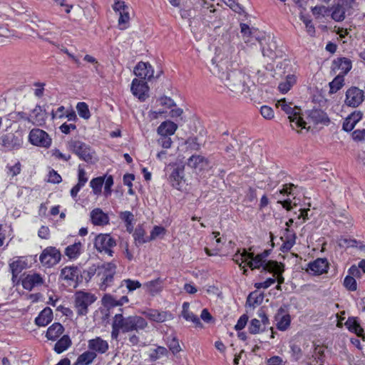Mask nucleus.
<instances>
[{
  "label": "nucleus",
  "instance_id": "1",
  "mask_svg": "<svg viewBox=\"0 0 365 365\" xmlns=\"http://www.w3.org/2000/svg\"><path fill=\"white\" fill-rule=\"evenodd\" d=\"M269 252H262L255 257V252H252V269H262V270L274 273L277 275V280L278 284L284 283V279L282 273L284 271V265L281 262L277 261L267 260L266 257L268 256Z\"/></svg>",
  "mask_w": 365,
  "mask_h": 365
},
{
  "label": "nucleus",
  "instance_id": "2",
  "mask_svg": "<svg viewBox=\"0 0 365 365\" xmlns=\"http://www.w3.org/2000/svg\"><path fill=\"white\" fill-rule=\"evenodd\" d=\"M277 46L269 36L259 30L252 31V51L261 53L263 56L272 57Z\"/></svg>",
  "mask_w": 365,
  "mask_h": 365
},
{
  "label": "nucleus",
  "instance_id": "3",
  "mask_svg": "<svg viewBox=\"0 0 365 365\" xmlns=\"http://www.w3.org/2000/svg\"><path fill=\"white\" fill-rule=\"evenodd\" d=\"M116 269L117 266L114 262L103 263L99 266L96 281L101 290L106 291L114 284Z\"/></svg>",
  "mask_w": 365,
  "mask_h": 365
},
{
  "label": "nucleus",
  "instance_id": "4",
  "mask_svg": "<svg viewBox=\"0 0 365 365\" xmlns=\"http://www.w3.org/2000/svg\"><path fill=\"white\" fill-rule=\"evenodd\" d=\"M113 319L122 329V332L136 331L139 332L148 327L146 320L140 316L133 315L124 317L121 314H117Z\"/></svg>",
  "mask_w": 365,
  "mask_h": 365
},
{
  "label": "nucleus",
  "instance_id": "5",
  "mask_svg": "<svg viewBox=\"0 0 365 365\" xmlns=\"http://www.w3.org/2000/svg\"><path fill=\"white\" fill-rule=\"evenodd\" d=\"M245 75L239 71L226 73L225 77H222V82L230 91L235 93L249 92V87L245 84Z\"/></svg>",
  "mask_w": 365,
  "mask_h": 365
},
{
  "label": "nucleus",
  "instance_id": "6",
  "mask_svg": "<svg viewBox=\"0 0 365 365\" xmlns=\"http://www.w3.org/2000/svg\"><path fill=\"white\" fill-rule=\"evenodd\" d=\"M277 107H280L287 115L291 126L293 129L297 128H305L306 122L301 116V109L295 106L294 108L290 106V104L287 103L285 98H282L278 101L276 104Z\"/></svg>",
  "mask_w": 365,
  "mask_h": 365
},
{
  "label": "nucleus",
  "instance_id": "7",
  "mask_svg": "<svg viewBox=\"0 0 365 365\" xmlns=\"http://www.w3.org/2000/svg\"><path fill=\"white\" fill-rule=\"evenodd\" d=\"M67 148L76 154L81 160L86 163H91L95 152L84 142L79 140L71 139L67 143Z\"/></svg>",
  "mask_w": 365,
  "mask_h": 365
},
{
  "label": "nucleus",
  "instance_id": "8",
  "mask_svg": "<svg viewBox=\"0 0 365 365\" xmlns=\"http://www.w3.org/2000/svg\"><path fill=\"white\" fill-rule=\"evenodd\" d=\"M355 4L356 0H336L331 7V19L336 22L344 21L346 14H351Z\"/></svg>",
  "mask_w": 365,
  "mask_h": 365
},
{
  "label": "nucleus",
  "instance_id": "9",
  "mask_svg": "<svg viewBox=\"0 0 365 365\" xmlns=\"http://www.w3.org/2000/svg\"><path fill=\"white\" fill-rule=\"evenodd\" d=\"M96 300L94 294L79 291L75 294V308L78 315L84 316L88 313V307Z\"/></svg>",
  "mask_w": 365,
  "mask_h": 365
},
{
  "label": "nucleus",
  "instance_id": "10",
  "mask_svg": "<svg viewBox=\"0 0 365 365\" xmlns=\"http://www.w3.org/2000/svg\"><path fill=\"white\" fill-rule=\"evenodd\" d=\"M29 138L30 143L36 146L48 148L51 144V138L48 133L39 128L32 129Z\"/></svg>",
  "mask_w": 365,
  "mask_h": 365
},
{
  "label": "nucleus",
  "instance_id": "11",
  "mask_svg": "<svg viewBox=\"0 0 365 365\" xmlns=\"http://www.w3.org/2000/svg\"><path fill=\"white\" fill-rule=\"evenodd\" d=\"M364 101V91L357 87L346 91L345 103L348 106L356 108Z\"/></svg>",
  "mask_w": 365,
  "mask_h": 365
},
{
  "label": "nucleus",
  "instance_id": "12",
  "mask_svg": "<svg viewBox=\"0 0 365 365\" xmlns=\"http://www.w3.org/2000/svg\"><path fill=\"white\" fill-rule=\"evenodd\" d=\"M269 324L266 310L264 308H259L257 312V317L252 319V334L264 331Z\"/></svg>",
  "mask_w": 365,
  "mask_h": 365
},
{
  "label": "nucleus",
  "instance_id": "13",
  "mask_svg": "<svg viewBox=\"0 0 365 365\" xmlns=\"http://www.w3.org/2000/svg\"><path fill=\"white\" fill-rule=\"evenodd\" d=\"M23 287L29 291H31L36 287H39L45 284V279L38 273H29L26 274L22 279Z\"/></svg>",
  "mask_w": 365,
  "mask_h": 365
},
{
  "label": "nucleus",
  "instance_id": "14",
  "mask_svg": "<svg viewBox=\"0 0 365 365\" xmlns=\"http://www.w3.org/2000/svg\"><path fill=\"white\" fill-rule=\"evenodd\" d=\"M115 245V240L108 234L98 235L94 242L95 247L98 251H111Z\"/></svg>",
  "mask_w": 365,
  "mask_h": 365
},
{
  "label": "nucleus",
  "instance_id": "15",
  "mask_svg": "<svg viewBox=\"0 0 365 365\" xmlns=\"http://www.w3.org/2000/svg\"><path fill=\"white\" fill-rule=\"evenodd\" d=\"M88 349L96 352V355L104 354L109 349V344L106 340L100 336H96L88 341Z\"/></svg>",
  "mask_w": 365,
  "mask_h": 365
},
{
  "label": "nucleus",
  "instance_id": "16",
  "mask_svg": "<svg viewBox=\"0 0 365 365\" xmlns=\"http://www.w3.org/2000/svg\"><path fill=\"white\" fill-rule=\"evenodd\" d=\"M149 88L147 83L143 80L134 78L131 84V91L135 96L140 101H145L148 97Z\"/></svg>",
  "mask_w": 365,
  "mask_h": 365
},
{
  "label": "nucleus",
  "instance_id": "17",
  "mask_svg": "<svg viewBox=\"0 0 365 365\" xmlns=\"http://www.w3.org/2000/svg\"><path fill=\"white\" fill-rule=\"evenodd\" d=\"M61 279L65 281L68 286L76 287L78 285V269L76 267H66L61 269Z\"/></svg>",
  "mask_w": 365,
  "mask_h": 365
},
{
  "label": "nucleus",
  "instance_id": "18",
  "mask_svg": "<svg viewBox=\"0 0 365 365\" xmlns=\"http://www.w3.org/2000/svg\"><path fill=\"white\" fill-rule=\"evenodd\" d=\"M153 69L148 63L139 62L134 69V73L136 76L140 78V80H150L153 77Z\"/></svg>",
  "mask_w": 365,
  "mask_h": 365
},
{
  "label": "nucleus",
  "instance_id": "19",
  "mask_svg": "<svg viewBox=\"0 0 365 365\" xmlns=\"http://www.w3.org/2000/svg\"><path fill=\"white\" fill-rule=\"evenodd\" d=\"M309 269L316 275L327 273L329 268V263L326 258H318L308 264Z\"/></svg>",
  "mask_w": 365,
  "mask_h": 365
},
{
  "label": "nucleus",
  "instance_id": "20",
  "mask_svg": "<svg viewBox=\"0 0 365 365\" xmlns=\"http://www.w3.org/2000/svg\"><path fill=\"white\" fill-rule=\"evenodd\" d=\"M336 249H354L357 248L359 250H365V242L361 241H356L354 239L349 237H341L337 241V247Z\"/></svg>",
  "mask_w": 365,
  "mask_h": 365
},
{
  "label": "nucleus",
  "instance_id": "21",
  "mask_svg": "<svg viewBox=\"0 0 365 365\" xmlns=\"http://www.w3.org/2000/svg\"><path fill=\"white\" fill-rule=\"evenodd\" d=\"M345 326L349 331L356 334L357 336L365 341V333L357 317H349L345 322Z\"/></svg>",
  "mask_w": 365,
  "mask_h": 365
},
{
  "label": "nucleus",
  "instance_id": "22",
  "mask_svg": "<svg viewBox=\"0 0 365 365\" xmlns=\"http://www.w3.org/2000/svg\"><path fill=\"white\" fill-rule=\"evenodd\" d=\"M91 220L94 225L104 226L109 223V217L100 208L93 209L90 214Z\"/></svg>",
  "mask_w": 365,
  "mask_h": 365
},
{
  "label": "nucleus",
  "instance_id": "23",
  "mask_svg": "<svg viewBox=\"0 0 365 365\" xmlns=\"http://www.w3.org/2000/svg\"><path fill=\"white\" fill-rule=\"evenodd\" d=\"M308 116L315 124L321 123L327 125L330 122L327 114L319 108H314L309 110Z\"/></svg>",
  "mask_w": 365,
  "mask_h": 365
},
{
  "label": "nucleus",
  "instance_id": "24",
  "mask_svg": "<svg viewBox=\"0 0 365 365\" xmlns=\"http://www.w3.org/2000/svg\"><path fill=\"white\" fill-rule=\"evenodd\" d=\"M169 181L173 187L180 190L184 184V168H175L169 176Z\"/></svg>",
  "mask_w": 365,
  "mask_h": 365
},
{
  "label": "nucleus",
  "instance_id": "25",
  "mask_svg": "<svg viewBox=\"0 0 365 365\" xmlns=\"http://www.w3.org/2000/svg\"><path fill=\"white\" fill-rule=\"evenodd\" d=\"M362 113L361 111H354L345 118L342 129L346 132L351 131L356 123L362 118Z\"/></svg>",
  "mask_w": 365,
  "mask_h": 365
},
{
  "label": "nucleus",
  "instance_id": "26",
  "mask_svg": "<svg viewBox=\"0 0 365 365\" xmlns=\"http://www.w3.org/2000/svg\"><path fill=\"white\" fill-rule=\"evenodd\" d=\"M61 259V252H42L39 257L41 264L48 267L56 264Z\"/></svg>",
  "mask_w": 365,
  "mask_h": 365
},
{
  "label": "nucleus",
  "instance_id": "27",
  "mask_svg": "<svg viewBox=\"0 0 365 365\" xmlns=\"http://www.w3.org/2000/svg\"><path fill=\"white\" fill-rule=\"evenodd\" d=\"M232 259L244 269V274L247 272L245 267L251 268V252H235Z\"/></svg>",
  "mask_w": 365,
  "mask_h": 365
},
{
  "label": "nucleus",
  "instance_id": "28",
  "mask_svg": "<svg viewBox=\"0 0 365 365\" xmlns=\"http://www.w3.org/2000/svg\"><path fill=\"white\" fill-rule=\"evenodd\" d=\"M332 66L333 70H340L341 73V76H344L351 70V62L349 58L344 57L337 58L334 60Z\"/></svg>",
  "mask_w": 365,
  "mask_h": 365
},
{
  "label": "nucleus",
  "instance_id": "29",
  "mask_svg": "<svg viewBox=\"0 0 365 365\" xmlns=\"http://www.w3.org/2000/svg\"><path fill=\"white\" fill-rule=\"evenodd\" d=\"M277 328L280 331H285L290 325L291 317L289 314H284V309L280 308L275 316Z\"/></svg>",
  "mask_w": 365,
  "mask_h": 365
},
{
  "label": "nucleus",
  "instance_id": "30",
  "mask_svg": "<svg viewBox=\"0 0 365 365\" xmlns=\"http://www.w3.org/2000/svg\"><path fill=\"white\" fill-rule=\"evenodd\" d=\"M128 297L125 295L121 297L120 299H117L115 297L107 294L102 298V302L104 306L110 307L121 306L125 303H128Z\"/></svg>",
  "mask_w": 365,
  "mask_h": 365
},
{
  "label": "nucleus",
  "instance_id": "31",
  "mask_svg": "<svg viewBox=\"0 0 365 365\" xmlns=\"http://www.w3.org/2000/svg\"><path fill=\"white\" fill-rule=\"evenodd\" d=\"M53 319V312L51 308H44L35 319V323L38 327H45Z\"/></svg>",
  "mask_w": 365,
  "mask_h": 365
},
{
  "label": "nucleus",
  "instance_id": "32",
  "mask_svg": "<svg viewBox=\"0 0 365 365\" xmlns=\"http://www.w3.org/2000/svg\"><path fill=\"white\" fill-rule=\"evenodd\" d=\"M52 27L53 24L51 22L41 21L38 25V35L39 38L47 41L52 44H54V43L50 40L49 37V36L53 34V33L50 31Z\"/></svg>",
  "mask_w": 365,
  "mask_h": 365
},
{
  "label": "nucleus",
  "instance_id": "33",
  "mask_svg": "<svg viewBox=\"0 0 365 365\" xmlns=\"http://www.w3.org/2000/svg\"><path fill=\"white\" fill-rule=\"evenodd\" d=\"M178 129V125L173 121L166 120L163 122L158 128L157 133L158 135H165L171 136Z\"/></svg>",
  "mask_w": 365,
  "mask_h": 365
},
{
  "label": "nucleus",
  "instance_id": "34",
  "mask_svg": "<svg viewBox=\"0 0 365 365\" xmlns=\"http://www.w3.org/2000/svg\"><path fill=\"white\" fill-rule=\"evenodd\" d=\"M63 327L56 322L48 328L46 336L48 340L55 341L63 334Z\"/></svg>",
  "mask_w": 365,
  "mask_h": 365
},
{
  "label": "nucleus",
  "instance_id": "35",
  "mask_svg": "<svg viewBox=\"0 0 365 365\" xmlns=\"http://www.w3.org/2000/svg\"><path fill=\"white\" fill-rule=\"evenodd\" d=\"M143 287L145 288L148 292L154 296L162 291L163 281L160 278H158L155 280L145 283Z\"/></svg>",
  "mask_w": 365,
  "mask_h": 365
},
{
  "label": "nucleus",
  "instance_id": "36",
  "mask_svg": "<svg viewBox=\"0 0 365 365\" xmlns=\"http://www.w3.org/2000/svg\"><path fill=\"white\" fill-rule=\"evenodd\" d=\"M10 269L12 273V279H14L21 272L23 269L26 268L27 263L22 258H18L9 264Z\"/></svg>",
  "mask_w": 365,
  "mask_h": 365
},
{
  "label": "nucleus",
  "instance_id": "37",
  "mask_svg": "<svg viewBox=\"0 0 365 365\" xmlns=\"http://www.w3.org/2000/svg\"><path fill=\"white\" fill-rule=\"evenodd\" d=\"M95 351L87 350L78 356L74 365H89L96 359Z\"/></svg>",
  "mask_w": 365,
  "mask_h": 365
},
{
  "label": "nucleus",
  "instance_id": "38",
  "mask_svg": "<svg viewBox=\"0 0 365 365\" xmlns=\"http://www.w3.org/2000/svg\"><path fill=\"white\" fill-rule=\"evenodd\" d=\"M141 285L140 282L138 280H132L130 279H124L121 282L117 290H115V292L122 290V292L124 293V289H126L128 292H131L140 288Z\"/></svg>",
  "mask_w": 365,
  "mask_h": 365
},
{
  "label": "nucleus",
  "instance_id": "39",
  "mask_svg": "<svg viewBox=\"0 0 365 365\" xmlns=\"http://www.w3.org/2000/svg\"><path fill=\"white\" fill-rule=\"evenodd\" d=\"M182 315L185 320L192 322L195 324V327H202V323L200 322V319L193 313L189 311L188 302L183 303Z\"/></svg>",
  "mask_w": 365,
  "mask_h": 365
},
{
  "label": "nucleus",
  "instance_id": "40",
  "mask_svg": "<svg viewBox=\"0 0 365 365\" xmlns=\"http://www.w3.org/2000/svg\"><path fill=\"white\" fill-rule=\"evenodd\" d=\"M285 231L284 236L281 237V240L283 242L282 248L289 250L295 243V234L288 228Z\"/></svg>",
  "mask_w": 365,
  "mask_h": 365
},
{
  "label": "nucleus",
  "instance_id": "41",
  "mask_svg": "<svg viewBox=\"0 0 365 365\" xmlns=\"http://www.w3.org/2000/svg\"><path fill=\"white\" fill-rule=\"evenodd\" d=\"M71 344V341L68 335H63L55 344L54 351L61 354L66 350Z\"/></svg>",
  "mask_w": 365,
  "mask_h": 365
},
{
  "label": "nucleus",
  "instance_id": "42",
  "mask_svg": "<svg viewBox=\"0 0 365 365\" xmlns=\"http://www.w3.org/2000/svg\"><path fill=\"white\" fill-rule=\"evenodd\" d=\"M33 123L37 125H41L45 123L46 120V112L39 106H36L32 110Z\"/></svg>",
  "mask_w": 365,
  "mask_h": 365
},
{
  "label": "nucleus",
  "instance_id": "43",
  "mask_svg": "<svg viewBox=\"0 0 365 365\" xmlns=\"http://www.w3.org/2000/svg\"><path fill=\"white\" fill-rule=\"evenodd\" d=\"M147 317L156 322H163L167 320L170 314L167 312H159L158 310H150L146 313Z\"/></svg>",
  "mask_w": 365,
  "mask_h": 365
},
{
  "label": "nucleus",
  "instance_id": "44",
  "mask_svg": "<svg viewBox=\"0 0 365 365\" xmlns=\"http://www.w3.org/2000/svg\"><path fill=\"white\" fill-rule=\"evenodd\" d=\"M296 83V77L294 75H288L286 80L279 84L278 88L282 93H287Z\"/></svg>",
  "mask_w": 365,
  "mask_h": 365
},
{
  "label": "nucleus",
  "instance_id": "45",
  "mask_svg": "<svg viewBox=\"0 0 365 365\" xmlns=\"http://www.w3.org/2000/svg\"><path fill=\"white\" fill-rule=\"evenodd\" d=\"M166 344L173 354H178L181 351L179 341L175 335L168 336L166 339Z\"/></svg>",
  "mask_w": 365,
  "mask_h": 365
},
{
  "label": "nucleus",
  "instance_id": "46",
  "mask_svg": "<svg viewBox=\"0 0 365 365\" xmlns=\"http://www.w3.org/2000/svg\"><path fill=\"white\" fill-rule=\"evenodd\" d=\"M209 68L213 75L219 77L221 80L222 77H225L226 73L224 72L222 66L217 62L215 58L212 59Z\"/></svg>",
  "mask_w": 365,
  "mask_h": 365
},
{
  "label": "nucleus",
  "instance_id": "47",
  "mask_svg": "<svg viewBox=\"0 0 365 365\" xmlns=\"http://www.w3.org/2000/svg\"><path fill=\"white\" fill-rule=\"evenodd\" d=\"M205 164V160L201 155H192L187 160V165L192 168H202Z\"/></svg>",
  "mask_w": 365,
  "mask_h": 365
},
{
  "label": "nucleus",
  "instance_id": "48",
  "mask_svg": "<svg viewBox=\"0 0 365 365\" xmlns=\"http://www.w3.org/2000/svg\"><path fill=\"white\" fill-rule=\"evenodd\" d=\"M344 78L343 76H341V74L336 76L334 80L329 83L330 93H334L340 90L344 86Z\"/></svg>",
  "mask_w": 365,
  "mask_h": 365
},
{
  "label": "nucleus",
  "instance_id": "49",
  "mask_svg": "<svg viewBox=\"0 0 365 365\" xmlns=\"http://www.w3.org/2000/svg\"><path fill=\"white\" fill-rule=\"evenodd\" d=\"M145 232L141 225H138L133 233V237L135 242L143 244L150 240L149 237H145Z\"/></svg>",
  "mask_w": 365,
  "mask_h": 365
},
{
  "label": "nucleus",
  "instance_id": "50",
  "mask_svg": "<svg viewBox=\"0 0 365 365\" xmlns=\"http://www.w3.org/2000/svg\"><path fill=\"white\" fill-rule=\"evenodd\" d=\"M100 265L101 264H93L92 266L89 267L87 269L83 270L82 273V277H84L86 282L90 281L93 277H96L99 271Z\"/></svg>",
  "mask_w": 365,
  "mask_h": 365
},
{
  "label": "nucleus",
  "instance_id": "51",
  "mask_svg": "<svg viewBox=\"0 0 365 365\" xmlns=\"http://www.w3.org/2000/svg\"><path fill=\"white\" fill-rule=\"evenodd\" d=\"M16 138L14 134L9 133L1 137L2 145L8 149H12L16 145Z\"/></svg>",
  "mask_w": 365,
  "mask_h": 365
},
{
  "label": "nucleus",
  "instance_id": "52",
  "mask_svg": "<svg viewBox=\"0 0 365 365\" xmlns=\"http://www.w3.org/2000/svg\"><path fill=\"white\" fill-rule=\"evenodd\" d=\"M344 287L350 292H354L357 290V283L356 279L348 274L345 277L343 282Z\"/></svg>",
  "mask_w": 365,
  "mask_h": 365
},
{
  "label": "nucleus",
  "instance_id": "53",
  "mask_svg": "<svg viewBox=\"0 0 365 365\" xmlns=\"http://www.w3.org/2000/svg\"><path fill=\"white\" fill-rule=\"evenodd\" d=\"M104 182V178L98 177L91 180L90 185L92 187L95 195H98L101 192V188Z\"/></svg>",
  "mask_w": 365,
  "mask_h": 365
},
{
  "label": "nucleus",
  "instance_id": "54",
  "mask_svg": "<svg viewBox=\"0 0 365 365\" xmlns=\"http://www.w3.org/2000/svg\"><path fill=\"white\" fill-rule=\"evenodd\" d=\"M78 115L84 118L88 119L91 116L88 105L84 102H80L76 106Z\"/></svg>",
  "mask_w": 365,
  "mask_h": 365
},
{
  "label": "nucleus",
  "instance_id": "55",
  "mask_svg": "<svg viewBox=\"0 0 365 365\" xmlns=\"http://www.w3.org/2000/svg\"><path fill=\"white\" fill-rule=\"evenodd\" d=\"M168 353L167 349L164 346H158L150 353V358L152 360L155 361L163 356H166Z\"/></svg>",
  "mask_w": 365,
  "mask_h": 365
},
{
  "label": "nucleus",
  "instance_id": "56",
  "mask_svg": "<svg viewBox=\"0 0 365 365\" xmlns=\"http://www.w3.org/2000/svg\"><path fill=\"white\" fill-rule=\"evenodd\" d=\"M157 143L158 145L161 146L163 148L168 149L170 148L173 144V141L171 140L170 136L165 135H159V138L157 140Z\"/></svg>",
  "mask_w": 365,
  "mask_h": 365
},
{
  "label": "nucleus",
  "instance_id": "57",
  "mask_svg": "<svg viewBox=\"0 0 365 365\" xmlns=\"http://www.w3.org/2000/svg\"><path fill=\"white\" fill-rule=\"evenodd\" d=\"M300 20L305 24L307 32L309 35L313 36L315 34V28L312 20L304 15L300 16Z\"/></svg>",
  "mask_w": 365,
  "mask_h": 365
},
{
  "label": "nucleus",
  "instance_id": "58",
  "mask_svg": "<svg viewBox=\"0 0 365 365\" xmlns=\"http://www.w3.org/2000/svg\"><path fill=\"white\" fill-rule=\"evenodd\" d=\"M118 26L120 29H125L127 28V24L129 21L130 16L128 10L119 13Z\"/></svg>",
  "mask_w": 365,
  "mask_h": 365
},
{
  "label": "nucleus",
  "instance_id": "59",
  "mask_svg": "<svg viewBox=\"0 0 365 365\" xmlns=\"http://www.w3.org/2000/svg\"><path fill=\"white\" fill-rule=\"evenodd\" d=\"M222 1L227 6H228L235 12H236L239 14H241L245 12L243 8L238 3H236L235 0H222Z\"/></svg>",
  "mask_w": 365,
  "mask_h": 365
},
{
  "label": "nucleus",
  "instance_id": "60",
  "mask_svg": "<svg viewBox=\"0 0 365 365\" xmlns=\"http://www.w3.org/2000/svg\"><path fill=\"white\" fill-rule=\"evenodd\" d=\"M165 229L161 226H155L149 236L150 240H155L158 237H163L165 234Z\"/></svg>",
  "mask_w": 365,
  "mask_h": 365
},
{
  "label": "nucleus",
  "instance_id": "61",
  "mask_svg": "<svg viewBox=\"0 0 365 365\" xmlns=\"http://www.w3.org/2000/svg\"><path fill=\"white\" fill-rule=\"evenodd\" d=\"M7 168V174L11 177H14L20 173L21 171V163L19 162H16L14 165H8L6 166Z\"/></svg>",
  "mask_w": 365,
  "mask_h": 365
},
{
  "label": "nucleus",
  "instance_id": "62",
  "mask_svg": "<svg viewBox=\"0 0 365 365\" xmlns=\"http://www.w3.org/2000/svg\"><path fill=\"white\" fill-rule=\"evenodd\" d=\"M240 29H241L240 32L242 34V38L244 39V41L246 43L249 42L250 36L251 35V29H250L249 25L244 24V23H241L240 24Z\"/></svg>",
  "mask_w": 365,
  "mask_h": 365
},
{
  "label": "nucleus",
  "instance_id": "63",
  "mask_svg": "<svg viewBox=\"0 0 365 365\" xmlns=\"http://www.w3.org/2000/svg\"><path fill=\"white\" fill-rule=\"evenodd\" d=\"M260 113L265 119L267 120H271L274 118L273 109L267 106H263L260 108Z\"/></svg>",
  "mask_w": 365,
  "mask_h": 365
},
{
  "label": "nucleus",
  "instance_id": "64",
  "mask_svg": "<svg viewBox=\"0 0 365 365\" xmlns=\"http://www.w3.org/2000/svg\"><path fill=\"white\" fill-rule=\"evenodd\" d=\"M287 362L281 356H273L267 360V365H286Z\"/></svg>",
  "mask_w": 365,
  "mask_h": 365
}]
</instances>
